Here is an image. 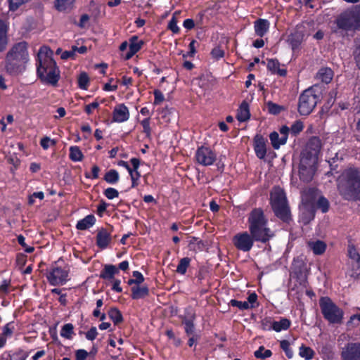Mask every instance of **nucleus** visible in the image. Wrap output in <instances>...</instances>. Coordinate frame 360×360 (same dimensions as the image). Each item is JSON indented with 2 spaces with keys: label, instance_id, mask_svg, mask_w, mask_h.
I'll return each instance as SVG.
<instances>
[{
  "label": "nucleus",
  "instance_id": "nucleus-1",
  "mask_svg": "<svg viewBox=\"0 0 360 360\" xmlns=\"http://www.w3.org/2000/svg\"><path fill=\"white\" fill-rule=\"evenodd\" d=\"M29 44L25 41L16 42L12 45L6 54L4 70L11 76L22 74L30 61Z\"/></svg>",
  "mask_w": 360,
  "mask_h": 360
},
{
  "label": "nucleus",
  "instance_id": "nucleus-2",
  "mask_svg": "<svg viewBox=\"0 0 360 360\" xmlns=\"http://www.w3.org/2000/svg\"><path fill=\"white\" fill-rule=\"evenodd\" d=\"M46 52L44 54L41 48L36 59L37 75L42 82L56 86L60 78V70L52 58V51L44 47Z\"/></svg>",
  "mask_w": 360,
  "mask_h": 360
},
{
  "label": "nucleus",
  "instance_id": "nucleus-3",
  "mask_svg": "<svg viewBox=\"0 0 360 360\" xmlns=\"http://www.w3.org/2000/svg\"><path fill=\"white\" fill-rule=\"evenodd\" d=\"M248 224L249 233L256 242L264 244L274 236V233L268 226V219L261 207L252 209L249 214Z\"/></svg>",
  "mask_w": 360,
  "mask_h": 360
},
{
  "label": "nucleus",
  "instance_id": "nucleus-4",
  "mask_svg": "<svg viewBox=\"0 0 360 360\" xmlns=\"http://www.w3.org/2000/svg\"><path fill=\"white\" fill-rule=\"evenodd\" d=\"M340 195L346 200H360V168L349 167L342 173L338 186Z\"/></svg>",
  "mask_w": 360,
  "mask_h": 360
},
{
  "label": "nucleus",
  "instance_id": "nucleus-5",
  "mask_svg": "<svg viewBox=\"0 0 360 360\" xmlns=\"http://www.w3.org/2000/svg\"><path fill=\"white\" fill-rule=\"evenodd\" d=\"M319 306L323 318L332 324L342 323L344 311L329 297H321Z\"/></svg>",
  "mask_w": 360,
  "mask_h": 360
},
{
  "label": "nucleus",
  "instance_id": "nucleus-6",
  "mask_svg": "<svg viewBox=\"0 0 360 360\" xmlns=\"http://www.w3.org/2000/svg\"><path fill=\"white\" fill-rule=\"evenodd\" d=\"M319 101L312 89L304 90L299 96L297 110L300 115L308 116L310 115Z\"/></svg>",
  "mask_w": 360,
  "mask_h": 360
},
{
  "label": "nucleus",
  "instance_id": "nucleus-7",
  "mask_svg": "<svg viewBox=\"0 0 360 360\" xmlns=\"http://www.w3.org/2000/svg\"><path fill=\"white\" fill-rule=\"evenodd\" d=\"M338 27L345 31L359 30L360 21L358 20L354 6L347 8L335 20Z\"/></svg>",
  "mask_w": 360,
  "mask_h": 360
},
{
  "label": "nucleus",
  "instance_id": "nucleus-8",
  "mask_svg": "<svg viewBox=\"0 0 360 360\" xmlns=\"http://www.w3.org/2000/svg\"><path fill=\"white\" fill-rule=\"evenodd\" d=\"M69 273L70 269L68 266L53 265L49 270L47 269L46 277L51 285H64L68 281Z\"/></svg>",
  "mask_w": 360,
  "mask_h": 360
},
{
  "label": "nucleus",
  "instance_id": "nucleus-9",
  "mask_svg": "<svg viewBox=\"0 0 360 360\" xmlns=\"http://www.w3.org/2000/svg\"><path fill=\"white\" fill-rule=\"evenodd\" d=\"M196 163L207 167L212 165L217 160V153L209 146H201L198 147L195 153Z\"/></svg>",
  "mask_w": 360,
  "mask_h": 360
},
{
  "label": "nucleus",
  "instance_id": "nucleus-10",
  "mask_svg": "<svg viewBox=\"0 0 360 360\" xmlns=\"http://www.w3.org/2000/svg\"><path fill=\"white\" fill-rule=\"evenodd\" d=\"M235 248L243 252H249L256 242L248 231H243L236 234L232 239Z\"/></svg>",
  "mask_w": 360,
  "mask_h": 360
},
{
  "label": "nucleus",
  "instance_id": "nucleus-11",
  "mask_svg": "<svg viewBox=\"0 0 360 360\" xmlns=\"http://www.w3.org/2000/svg\"><path fill=\"white\" fill-rule=\"evenodd\" d=\"M179 317L184 326V333L191 334L192 330L195 329V310L191 306H188L184 309V314L179 315Z\"/></svg>",
  "mask_w": 360,
  "mask_h": 360
},
{
  "label": "nucleus",
  "instance_id": "nucleus-12",
  "mask_svg": "<svg viewBox=\"0 0 360 360\" xmlns=\"http://www.w3.org/2000/svg\"><path fill=\"white\" fill-rule=\"evenodd\" d=\"M342 360H360V342H349L341 352Z\"/></svg>",
  "mask_w": 360,
  "mask_h": 360
},
{
  "label": "nucleus",
  "instance_id": "nucleus-13",
  "mask_svg": "<svg viewBox=\"0 0 360 360\" xmlns=\"http://www.w3.org/2000/svg\"><path fill=\"white\" fill-rule=\"evenodd\" d=\"M307 264L301 257H297L293 259L291 265V274L293 278L297 280H303L306 278Z\"/></svg>",
  "mask_w": 360,
  "mask_h": 360
},
{
  "label": "nucleus",
  "instance_id": "nucleus-14",
  "mask_svg": "<svg viewBox=\"0 0 360 360\" xmlns=\"http://www.w3.org/2000/svg\"><path fill=\"white\" fill-rule=\"evenodd\" d=\"M269 201L271 207L288 202L285 191L279 186L272 188Z\"/></svg>",
  "mask_w": 360,
  "mask_h": 360
},
{
  "label": "nucleus",
  "instance_id": "nucleus-15",
  "mask_svg": "<svg viewBox=\"0 0 360 360\" xmlns=\"http://www.w3.org/2000/svg\"><path fill=\"white\" fill-rule=\"evenodd\" d=\"M112 242L111 231L105 228H101L97 230L96 236V244L101 250L106 249Z\"/></svg>",
  "mask_w": 360,
  "mask_h": 360
},
{
  "label": "nucleus",
  "instance_id": "nucleus-16",
  "mask_svg": "<svg viewBox=\"0 0 360 360\" xmlns=\"http://www.w3.org/2000/svg\"><path fill=\"white\" fill-rule=\"evenodd\" d=\"M130 116L128 108L121 103L116 105L112 111V122L122 123L129 120Z\"/></svg>",
  "mask_w": 360,
  "mask_h": 360
},
{
  "label": "nucleus",
  "instance_id": "nucleus-17",
  "mask_svg": "<svg viewBox=\"0 0 360 360\" xmlns=\"http://www.w3.org/2000/svg\"><path fill=\"white\" fill-rule=\"evenodd\" d=\"M274 215L284 223L289 224L292 221L290 206L288 203L271 207Z\"/></svg>",
  "mask_w": 360,
  "mask_h": 360
},
{
  "label": "nucleus",
  "instance_id": "nucleus-18",
  "mask_svg": "<svg viewBox=\"0 0 360 360\" xmlns=\"http://www.w3.org/2000/svg\"><path fill=\"white\" fill-rule=\"evenodd\" d=\"M254 150L259 159H264L266 155V140L259 134L254 137Z\"/></svg>",
  "mask_w": 360,
  "mask_h": 360
},
{
  "label": "nucleus",
  "instance_id": "nucleus-19",
  "mask_svg": "<svg viewBox=\"0 0 360 360\" xmlns=\"http://www.w3.org/2000/svg\"><path fill=\"white\" fill-rule=\"evenodd\" d=\"M144 44V41L143 40H139V37L137 35L131 36L129 39V50L127 53L124 59L129 60L136 53H138L142 48Z\"/></svg>",
  "mask_w": 360,
  "mask_h": 360
},
{
  "label": "nucleus",
  "instance_id": "nucleus-20",
  "mask_svg": "<svg viewBox=\"0 0 360 360\" xmlns=\"http://www.w3.org/2000/svg\"><path fill=\"white\" fill-rule=\"evenodd\" d=\"M9 22L3 19H0V53L6 49L8 43Z\"/></svg>",
  "mask_w": 360,
  "mask_h": 360
},
{
  "label": "nucleus",
  "instance_id": "nucleus-21",
  "mask_svg": "<svg viewBox=\"0 0 360 360\" xmlns=\"http://www.w3.org/2000/svg\"><path fill=\"white\" fill-rule=\"evenodd\" d=\"M316 210L314 205L306 204L300 214V220L304 225L309 224L315 218Z\"/></svg>",
  "mask_w": 360,
  "mask_h": 360
},
{
  "label": "nucleus",
  "instance_id": "nucleus-22",
  "mask_svg": "<svg viewBox=\"0 0 360 360\" xmlns=\"http://www.w3.org/2000/svg\"><path fill=\"white\" fill-rule=\"evenodd\" d=\"M281 63L276 58L267 59L266 68L271 74L277 75L280 77H285L287 70L285 68H281Z\"/></svg>",
  "mask_w": 360,
  "mask_h": 360
},
{
  "label": "nucleus",
  "instance_id": "nucleus-23",
  "mask_svg": "<svg viewBox=\"0 0 360 360\" xmlns=\"http://www.w3.org/2000/svg\"><path fill=\"white\" fill-rule=\"evenodd\" d=\"M270 22L266 19L259 18L254 22V29L255 34L259 37H263L269 31Z\"/></svg>",
  "mask_w": 360,
  "mask_h": 360
},
{
  "label": "nucleus",
  "instance_id": "nucleus-24",
  "mask_svg": "<svg viewBox=\"0 0 360 360\" xmlns=\"http://www.w3.org/2000/svg\"><path fill=\"white\" fill-rule=\"evenodd\" d=\"M119 269L113 264H105L100 272L99 277L104 280L112 281L115 275L119 274Z\"/></svg>",
  "mask_w": 360,
  "mask_h": 360
},
{
  "label": "nucleus",
  "instance_id": "nucleus-25",
  "mask_svg": "<svg viewBox=\"0 0 360 360\" xmlns=\"http://www.w3.org/2000/svg\"><path fill=\"white\" fill-rule=\"evenodd\" d=\"M131 297L132 300H139L145 298L149 295V288L146 285L140 286L136 285L131 288Z\"/></svg>",
  "mask_w": 360,
  "mask_h": 360
},
{
  "label": "nucleus",
  "instance_id": "nucleus-26",
  "mask_svg": "<svg viewBox=\"0 0 360 360\" xmlns=\"http://www.w3.org/2000/svg\"><path fill=\"white\" fill-rule=\"evenodd\" d=\"M314 166L300 165L299 166V176L301 181L309 182L313 179Z\"/></svg>",
  "mask_w": 360,
  "mask_h": 360
},
{
  "label": "nucleus",
  "instance_id": "nucleus-27",
  "mask_svg": "<svg viewBox=\"0 0 360 360\" xmlns=\"http://www.w3.org/2000/svg\"><path fill=\"white\" fill-rule=\"evenodd\" d=\"M304 39V34L301 31L295 30L291 33L289 37L288 41L290 45L292 51L297 49L301 45Z\"/></svg>",
  "mask_w": 360,
  "mask_h": 360
},
{
  "label": "nucleus",
  "instance_id": "nucleus-28",
  "mask_svg": "<svg viewBox=\"0 0 360 360\" xmlns=\"http://www.w3.org/2000/svg\"><path fill=\"white\" fill-rule=\"evenodd\" d=\"M250 117L249 104L245 101H243L238 109L236 119L240 122L248 121Z\"/></svg>",
  "mask_w": 360,
  "mask_h": 360
},
{
  "label": "nucleus",
  "instance_id": "nucleus-29",
  "mask_svg": "<svg viewBox=\"0 0 360 360\" xmlns=\"http://www.w3.org/2000/svg\"><path fill=\"white\" fill-rule=\"evenodd\" d=\"M318 159V155L304 150L301 153L300 165L315 166Z\"/></svg>",
  "mask_w": 360,
  "mask_h": 360
},
{
  "label": "nucleus",
  "instance_id": "nucleus-30",
  "mask_svg": "<svg viewBox=\"0 0 360 360\" xmlns=\"http://www.w3.org/2000/svg\"><path fill=\"white\" fill-rule=\"evenodd\" d=\"M334 73L330 68H321L316 73V78L325 84H329L333 77Z\"/></svg>",
  "mask_w": 360,
  "mask_h": 360
},
{
  "label": "nucleus",
  "instance_id": "nucleus-31",
  "mask_svg": "<svg viewBox=\"0 0 360 360\" xmlns=\"http://www.w3.org/2000/svg\"><path fill=\"white\" fill-rule=\"evenodd\" d=\"M321 148V141L320 138L318 136H312L309 139L304 150L319 155Z\"/></svg>",
  "mask_w": 360,
  "mask_h": 360
},
{
  "label": "nucleus",
  "instance_id": "nucleus-32",
  "mask_svg": "<svg viewBox=\"0 0 360 360\" xmlns=\"http://www.w3.org/2000/svg\"><path fill=\"white\" fill-rule=\"evenodd\" d=\"M96 223V218L93 214H89L82 219L77 221L76 229L77 230L84 231L93 226Z\"/></svg>",
  "mask_w": 360,
  "mask_h": 360
},
{
  "label": "nucleus",
  "instance_id": "nucleus-33",
  "mask_svg": "<svg viewBox=\"0 0 360 360\" xmlns=\"http://www.w3.org/2000/svg\"><path fill=\"white\" fill-rule=\"evenodd\" d=\"M308 247L313 251L316 255H323L326 250V243L320 240L316 241H310L308 243Z\"/></svg>",
  "mask_w": 360,
  "mask_h": 360
},
{
  "label": "nucleus",
  "instance_id": "nucleus-34",
  "mask_svg": "<svg viewBox=\"0 0 360 360\" xmlns=\"http://www.w3.org/2000/svg\"><path fill=\"white\" fill-rule=\"evenodd\" d=\"M108 315L115 326H118L124 321V318L120 310L115 307L110 308Z\"/></svg>",
  "mask_w": 360,
  "mask_h": 360
},
{
  "label": "nucleus",
  "instance_id": "nucleus-35",
  "mask_svg": "<svg viewBox=\"0 0 360 360\" xmlns=\"http://www.w3.org/2000/svg\"><path fill=\"white\" fill-rule=\"evenodd\" d=\"M291 325V321L290 319L285 318V317H281L280 320L278 321H274V327L273 330L276 332H281V330H288Z\"/></svg>",
  "mask_w": 360,
  "mask_h": 360
},
{
  "label": "nucleus",
  "instance_id": "nucleus-36",
  "mask_svg": "<svg viewBox=\"0 0 360 360\" xmlns=\"http://www.w3.org/2000/svg\"><path fill=\"white\" fill-rule=\"evenodd\" d=\"M103 180L109 184L115 185L120 181V174L116 169H111L105 172Z\"/></svg>",
  "mask_w": 360,
  "mask_h": 360
},
{
  "label": "nucleus",
  "instance_id": "nucleus-37",
  "mask_svg": "<svg viewBox=\"0 0 360 360\" xmlns=\"http://www.w3.org/2000/svg\"><path fill=\"white\" fill-rule=\"evenodd\" d=\"M181 15V11H176L173 13L172 18L168 22L167 29L171 30L174 34H179L180 28L177 25L178 20L177 18Z\"/></svg>",
  "mask_w": 360,
  "mask_h": 360
},
{
  "label": "nucleus",
  "instance_id": "nucleus-38",
  "mask_svg": "<svg viewBox=\"0 0 360 360\" xmlns=\"http://www.w3.org/2000/svg\"><path fill=\"white\" fill-rule=\"evenodd\" d=\"M269 139L272 145V147L278 150L281 146L286 143L285 137H279V134L276 131H273L269 134Z\"/></svg>",
  "mask_w": 360,
  "mask_h": 360
},
{
  "label": "nucleus",
  "instance_id": "nucleus-39",
  "mask_svg": "<svg viewBox=\"0 0 360 360\" xmlns=\"http://www.w3.org/2000/svg\"><path fill=\"white\" fill-rule=\"evenodd\" d=\"M69 158L73 162H80L84 158V155L77 146H70L69 149Z\"/></svg>",
  "mask_w": 360,
  "mask_h": 360
},
{
  "label": "nucleus",
  "instance_id": "nucleus-40",
  "mask_svg": "<svg viewBox=\"0 0 360 360\" xmlns=\"http://www.w3.org/2000/svg\"><path fill=\"white\" fill-rule=\"evenodd\" d=\"M8 355V360H26V359L30 355V352H24L22 349H20L13 353H11L10 352H6Z\"/></svg>",
  "mask_w": 360,
  "mask_h": 360
},
{
  "label": "nucleus",
  "instance_id": "nucleus-41",
  "mask_svg": "<svg viewBox=\"0 0 360 360\" xmlns=\"http://www.w3.org/2000/svg\"><path fill=\"white\" fill-rule=\"evenodd\" d=\"M315 354L314 351L310 347L304 345H302L299 349V355L305 360H311Z\"/></svg>",
  "mask_w": 360,
  "mask_h": 360
},
{
  "label": "nucleus",
  "instance_id": "nucleus-42",
  "mask_svg": "<svg viewBox=\"0 0 360 360\" xmlns=\"http://www.w3.org/2000/svg\"><path fill=\"white\" fill-rule=\"evenodd\" d=\"M191 259L189 257H184L179 260V264L177 265L176 271L177 274L184 275L186 273L187 269L190 266Z\"/></svg>",
  "mask_w": 360,
  "mask_h": 360
},
{
  "label": "nucleus",
  "instance_id": "nucleus-43",
  "mask_svg": "<svg viewBox=\"0 0 360 360\" xmlns=\"http://www.w3.org/2000/svg\"><path fill=\"white\" fill-rule=\"evenodd\" d=\"M316 207L320 210L322 213H326L330 208V202L323 195L320 196L316 203Z\"/></svg>",
  "mask_w": 360,
  "mask_h": 360
},
{
  "label": "nucleus",
  "instance_id": "nucleus-44",
  "mask_svg": "<svg viewBox=\"0 0 360 360\" xmlns=\"http://www.w3.org/2000/svg\"><path fill=\"white\" fill-rule=\"evenodd\" d=\"M16 323L15 321H10L7 323L2 328L1 334L4 335V336L7 337L8 338H11L15 330H16Z\"/></svg>",
  "mask_w": 360,
  "mask_h": 360
},
{
  "label": "nucleus",
  "instance_id": "nucleus-45",
  "mask_svg": "<svg viewBox=\"0 0 360 360\" xmlns=\"http://www.w3.org/2000/svg\"><path fill=\"white\" fill-rule=\"evenodd\" d=\"M132 276L134 278H129L127 281L129 285H141L145 281V278L143 274L139 271H134L132 272Z\"/></svg>",
  "mask_w": 360,
  "mask_h": 360
},
{
  "label": "nucleus",
  "instance_id": "nucleus-46",
  "mask_svg": "<svg viewBox=\"0 0 360 360\" xmlns=\"http://www.w3.org/2000/svg\"><path fill=\"white\" fill-rule=\"evenodd\" d=\"M74 334V326L72 323H65L60 330V336L70 340Z\"/></svg>",
  "mask_w": 360,
  "mask_h": 360
},
{
  "label": "nucleus",
  "instance_id": "nucleus-47",
  "mask_svg": "<svg viewBox=\"0 0 360 360\" xmlns=\"http://www.w3.org/2000/svg\"><path fill=\"white\" fill-rule=\"evenodd\" d=\"M254 356L257 359H265L272 356V352L266 349L264 346H260L257 350L254 352Z\"/></svg>",
  "mask_w": 360,
  "mask_h": 360
},
{
  "label": "nucleus",
  "instance_id": "nucleus-48",
  "mask_svg": "<svg viewBox=\"0 0 360 360\" xmlns=\"http://www.w3.org/2000/svg\"><path fill=\"white\" fill-rule=\"evenodd\" d=\"M268 111L271 115H278L285 110V108L272 101H269L266 103Z\"/></svg>",
  "mask_w": 360,
  "mask_h": 360
},
{
  "label": "nucleus",
  "instance_id": "nucleus-49",
  "mask_svg": "<svg viewBox=\"0 0 360 360\" xmlns=\"http://www.w3.org/2000/svg\"><path fill=\"white\" fill-rule=\"evenodd\" d=\"M75 0H56L54 6L59 11H65L70 8Z\"/></svg>",
  "mask_w": 360,
  "mask_h": 360
},
{
  "label": "nucleus",
  "instance_id": "nucleus-50",
  "mask_svg": "<svg viewBox=\"0 0 360 360\" xmlns=\"http://www.w3.org/2000/svg\"><path fill=\"white\" fill-rule=\"evenodd\" d=\"M280 347L285 352L288 359L293 357V351L290 347V343L288 340H283L280 341Z\"/></svg>",
  "mask_w": 360,
  "mask_h": 360
},
{
  "label": "nucleus",
  "instance_id": "nucleus-51",
  "mask_svg": "<svg viewBox=\"0 0 360 360\" xmlns=\"http://www.w3.org/2000/svg\"><path fill=\"white\" fill-rule=\"evenodd\" d=\"M89 77L88 75L84 72H82L78 77V86L81 89L86 90L89 86Z\"/></svg>",
  "mask_w": 360,
  "mask_h": 360
},
{
  "label": "nucleus",
  "instance_id": "nucleus-52",
  "mask_svg": "<svg viewBox=\"0 0 360 360\" xmlns=\"http://www.w3.org/2000/svg\"><path fill=\"white\" fill-rule=\"evenodd\" d=\"M141 124L143 127V133L146 134L147 138H150L151 136L152 129L150 127V117H148L141 121Z\"/></svg>",
  "mask_w": 360,
  "mask_h": 360
},
{
  "label": "nucleus",
  "instance_id": "nucleus-53",
  "mask_svg": "<svg viewBox=\"0 0 360 360\" xmlns=\"http://www.w3.org/2000/svg\"><path fill=\"white\" fill-rule=\"evenodd\" d=\"M188 337V340L187 342V345L189 347H192L198 343V340L200 338V336L195 333V329H193L191 334L185 333Z\"/></svg>",
  "mask_w": 360,
  "mask_h": 360
},
{
  "label": "nucleus",
  "instance_id": "nucleus-54",
  "mask_svg": "<svg viewBox=\"0 0 360 360\" xmlns=\"http://www.w3.org/2000/svg\"><path fill=\"white\" fill-rule=\"evenodd\" d=\"M229 305L234 307H238L240 310H247L250 309V306L247 302H242L235 299H232L229 302Z\"/></svg>",
  "mask_w": 360,
  "mask_h": 360
},
{
  "label": "nucleus",
  "instance_id": "nucleus-55",
  "mask_svg": "<svg viewBox=\"0 0 360 360\" xmlns=\"http://www.w3.org/2000/svg\"><path fill=\"white\" fill-rule=\"evenodd\" d=\"M304 129V124L301 120L295 121L290 129L291 134L294 136L298 135Z\"/></svg>",
  "mask_w": 360,
  "mask_h": 360
},
{
  "label": "nucleus",
  "instance_id": "nucleus-56",
  "mask_svg": "<svg viewBox=\"0 0 360 360\" xmlns=\"http://www.w3.org/2000/svg\"><path fill=\"white\" fill-rule=\"evenodd\" d=\"M353 56L356 65L360 70V40L355 41V47L353 51Z\"/></svg>",
  "mask_w": 360,
  "mask_h": 360
},
{
  "label": "nucleus",
  "instance_id": "nucleus-57",
  "mask_svg": "<svg viewBox=\"0 0 360 360\" xmlns=\"http://www.w3.org/2000/svg\"><path fill=\"white\" fill-rule=\"evenodd\" d=\"M274 321L272 320L271 317H265L260 321L261 328L263 330H273Z\"/></svg>",
  "mask_w": 360,
  "mask_h": 360
},
{
  "label": "nucleus",
  "instance_id": "nucleus-58",
  "mask_svg": "<svg viewBox=\"0 0 360 360\" xmlns=\"http://www.w3.org/2000/svg\"><path fill=\"white\" fill-rule=\"evenodd\" d=\"M17 240L18 243L24 248L25 252L27 253H32L34 252V248L32 246H29L26 244L25 238L22 235L20 234L18 236Z\"/></svg>",
  "mask_w": 360,
  "mask_h": 360
},
{
  "label": "nucleus",
  "instance_id": "nucleus-59",
  "mask_svg": "<svg viewBox=\"0 0 360 360\" xmlns=\"http://www.w3.org/2000/svg\"><path fill=\"white\" fill-rule=\"evenodd\" d=\"M27 1L28 0H8L9 10L11 11H15L21 5L27 3Z\"/></svg>",
  "mask_w": 360,
  "mask_h": 360
},
{
  "label": "nucleus",
  "instance_id": "nucleus-60",
  "mask_svg": "<svg viewBox=\"0 0 360 360\" xmlns=\"http://www.w3.org/2000/svg\"><path fill=\"white\" fill-rule=\"evenodd\" d=\"M103 195L109 200H112L119 196V192L112 187H108L103 191Z\"/></svg>",
  "mask_w": 360,
  "mask_h": 360
},
{
  "label": "nucleus",
  "instance_id": "nucleus-61",
  "mask_svg": "<svg viewBox=\"0 0 360 360\" xmlns=\"http://www.w3.org/2000/svg\"><path fill=\"white\" fill-rule=\"evenodd\" d=\"M130 162L132 165V174H134L135 177H138L139 179L141 176L140 172L138 171L140 166V160L136 158H132L130 160Z\"/></svg>",
  "mask_w": 360,
  "mask_h": 360
},
{
  "label": "nucleus",
  "instance_id": "nucleus-62",
  "mask_svg": "<svg viewBox=\"0 0 360 360\" xmlns=\"http://www.w3.org/2000/svg\"><path fill=\"white\" fill-rule=\"evenodd\" d=\"M100 167L96 165H94L91 168V174H89V172L84 173V176L86 179H96L99 177V172H100Z\"/></svg>",
  "mask_w": 360,
  "mask_h": 360
},
{
  "label": "nucleus",
  "instance_id": "nucleus-63",
  "mask_svg": "<svg viewBox=\"0 0 360 360\" xmlns=\"http://www.w3.org/2000/svg\"><path fill=\"white\" fill-rule=\"evenodd\" d=\"M224 51L222 50L219 46H216L211 51V56L216 60H219L224 56Z\"/></svg>",
  "mask_w": 360,
  "mask_h": 360
},
{
  "label": "nucleus",
  "instance_id": "nucleus-64",
  "mask_svg": "<svg viewBox=\"0 0 360 360\" xmlns=\"http://www.w3.org/2000/svg\"><path fill=\"white\" fill-rule=\"evenodd\" d=\"M153 94L155 97L153 104L155 105H159L165 100V96L160 90L155 89L153 91Z\"/></svg>",
  "mask_w": 360,
  "mask_h": 360
}]
</instances>
